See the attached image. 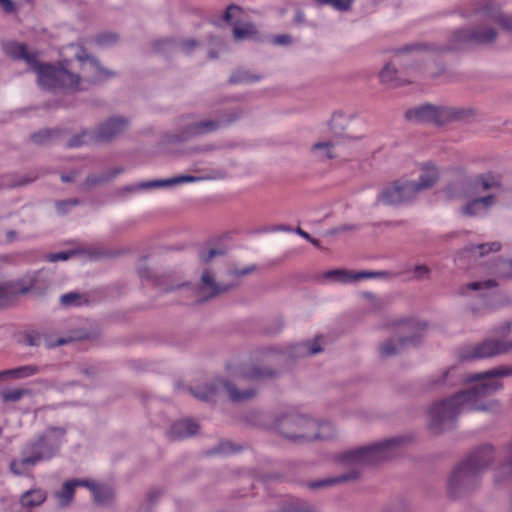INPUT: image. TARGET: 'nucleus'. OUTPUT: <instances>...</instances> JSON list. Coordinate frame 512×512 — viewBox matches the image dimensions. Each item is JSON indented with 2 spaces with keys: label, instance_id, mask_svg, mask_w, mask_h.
Returning a JSON list of instances; mask_svg holds the SVG:
<instances>
[{
  "label": "nucleus",
  "instance_id": "f257e3e1",
  "mask_svg": "<svg viewBox=\"0 0 512 512\" xmlns=\"http://www.w3.org/2000/svg\"><path fill=\"white\" fill-rule=\"evenodd\" d=\"M455 367L446 369L440 376L433 375L430 387H453L458 383H475L472 387L458 391L450 398L435 402L429 409V429L439 434L455 427L457 417L465 410H486L477 401L502 389L503 384L497 378L512 376V366H498L493 369L459 376Z\"/></svg>",
  "mask_w": 512,
  "mask_h": 512
},
{
  "label": "nucleus",
  "instance_id": "f03ea898",
  "mask_svg": "<svg viewBox=\"0 0 512 512\" xmlns=\"http://www.w3.org/2000/svg\"><path fill=\"white\" fill-rule=\"evenodd\" d=\"M75 59L81 63V69L85 71V64L89 62L93 69V75L83 78L79 73L69 69L70 60L63 59L54 63L37 61L32 69L37 76L38 86L48 92H76L79 91L80 83L85 80L91 84H97L113 78L117 73L105 68L93 55L86 52L84 48L75 55Z\"/></svg>",
  "mask_w": 512,
  "mask_h": 512
},
{
  "label": "nucleus",
  "instance_id": "7ed1b4c3",
  "mask_svg": "<svg viewBox=\"0 0 512 512\" xmlns=\"http://www.w3.org/2000/svg\"><path fill=\"white\" fill-rule=\"evenodd\" d=\"M67 434L66 427L48 426L43 433L26 441L20 451L21 458L13 459L9 464L10 471L17 476L26 474L27 466L34 467L40 462L50 461L57 457Z\"/></svg>",
  "mask_w": 512,
  "mask_h": 512
},
{
  "label": "nucleus",
  "instance_id": "20e7f679",
  "mask_svg": "<svg viewBox=\"0 0 512 512\" xmlns=\"http://www.w3.org/2000/svg\"><path fill=\"white\" fill-rule=\"evenodd\" d=\"M274 428L280 435L294 443L326 441L335 436V429L330 422H318L297 413H286L277 417Z\"/></svg>",
  "mask_w": 512,
  "mask_h": 512
},
{
  "label": "nucleus",
  "instance_id": "39448f33",
  "mask_svg": "<svg viewBox=\"0 0 512 512\" xmlns=\"http://www.w3.org/2000/svg\"><path fill=\"white\" fill-rule=\"evenodd\" d=\"M412 438L407 435L395 436L368 446L359 447L342 453L339 460L343 463L374 464L391 458L396 450Z\"/></svg>",
  "mask_w": 512,
  "mask_h": 512
},
{
  "label": "nucleus",
  "instance_id": "423d86ee",
  "mask_svg": "<svg viewBox=\"0 0 512 512\" xmlns=\"http://www.w3.org/2000/svg\"><path fill=\"white\" fill-rule=\"evenodd\" d=\"M392 326H404L411 333L400 336L397 339L390 338L380 345L379 351L382 357L398 355L406 346H417L423 338V332L427 323L420 322L413 318H399L391 323Z\"/></svg>",
  "mask_w": 512,
  "mask_h": 512
},
{
  "label": "nucleus",
  "instance_id": "0eeeda50",
  "mask_svg": "<svg viewBox=\"0 0 512 512\" xmlns=\"http://www.w3.org/2000/svg\"><path fill=\"white\" fill-rule=\"evenodd\" d=\"M222 389L228 393L230 400L235 403L248 401L254 398L257 393L253 388L239 390L232 382L223 378H215L203 386L191 387L189 390L198 400L211 402L214 401L218 392Z\"/></svg>",
  "mask_w": 512,
  "mask_h": 512
},
{
  "label": "nucleus",
  "instance_id": "6e6552de",
  "mask_svg": "<svg viewBox=\"0 0 512 512\" xmlns=\"http://www.w3.org/2000/svg\"><path fill=\"white\" fill-rule=\"evenodd\" d=\"M481 475L477 469H473L471 465L465 464L462 460L452 471L448 478V491L453 498L460 497L465 493L474 490L480 481Z\"/></svg>",
  "mask_w": 512,
  "mask_h": 512
},
{
  "label": "nucleus",
  "instance_id": "1a4fd4ad",
  "mask_svg": "<svg viewBox=\"0 0 512 512\" xmlns=\"http://www.w3.org/2000/svg\"><path fill=\"white\" fill-rule=\"evenodd\" d=\"M468 45H472L471 28H460L451 32L448 43L443 47H438L435 44L412 43L398 48L396 53L404 54L419 50L438 51L443 53L457 51Z\"/></svg>",
  "mask_w": 512,
  "mask_h": 512
},
{
  "label": "nucleus",
  "instance_id": "9d476101",
  "mask_svg": "<svg viewBox=\"0 0 512 512\" xmlns=\"http://www.w3.org/2000/svg\"><path fill=\"white\" fill-rule=\"evenodd\" d=\"M416 195L412 181L398 179L384 187L377 200L385 205L397 206L412 201Z\"/></svg>",
  "mask_w": 512,
  "mask_h": 512
},
{
  "label": "nucleus",
  "instance_id": "9b49d317",
  "mask_svg": "<svg viewBox=\"0 0 512 512\" xmlns=\"http://www.w3.org/2000/svg\"><path fill=\"white\" fill-rule=\"evenodd\" d=\"M512 350V341L487 339L475 346L465 348L460 358L463 361L490 358Z\"/></svg>",
  "mask_w": 512,
  "mask_h": 512
},
{
  "label": "nucleus",
  "instance_id": "f8f14e48",
  "mask_svg": "<svg viewBox=\"0 0 512 512\" xmlns=\"http://www.w3.org/2000/svg\"><path fill=\"white\" fill-rule=\"evenodd\" d=\"M348 124V118L343 113H334L329 122L333 138L324 142H317L313 145V150L326 149V157L333 159L335 156L330 149L336 145L344 143L346 140H359L360 137L351 136L345 132Z\"/></svg>",
  "mask_w": 512,
  "mask_h": 512
},
{
  "label": "nucleus",
  "instance_id": "ddd939ff",
  "mask_svg": "<svg viewBox=\"0 0 512 512\" xmlns=\"http://www.w3.org/2000/svg\"><path fill=\"white\" fill-rule=\"evenodd\" d=\"M221 124L225 123L216 121V119H204L193 122L184 126L180 131L168 135L167 141L168 143L187 142L192 138L216 132L221 129Z\"/></svg>",
  "mask_w": 512,
  "mask_h": 512
},
{
  "label": "nucleus",
  "instance_id": "4468645a",
  "mask_svg": "<svg viewBox=\"0 0 512 512\" xmlns=\"http://www.w3.org/2000/svg\"><path fill=\"white\" fill-rule=\"evenodd\" d=\"M128 126V118L123 116L110 117L105 122L100 123L98 127L93 131L94 142H111L114 138L124 132Z\"/></svg>",
  "mask_w": 512,
  "mask_h": 512
},
{
  "label": "nucleus",
  "instance_id": "2eb2a0df",
  "mask_svg": "<svg viewBox=\"0 0 512 512\" xmlns=\"http://www.w3.org/2000/svg\"><path fill=\"white\" fill-rule=\"evenodd\" d=\"M404 117L408 121L416 123H428L436 126L443 125V109L442 106L426 103L414 108L408 109Z\"/></svg>",
  "mask_w": 512,
  "mask_h": 512
},
{
  "label": "nucleus",
  "instance_id": "dca6fc26",
  "mask_svg": "<svg viewBox=\"0 0 512 512\" xmlns=\"http://www.w3.org/2000/svg\"><path fill=\"white\" fill-rule=\"evenodd\" d=\"M231 284H219L208 270H205L201 277V282L196 288V304L207 302L220 294L226 293L232 289Z\"/></svg>",
  "mask_w": 512,
  "mask_h": 512
},
{
  "label": "nucleus",
  "instance_id": "f3484780",
  "mask_svg": "<svg viewBox=\"0 0 512 512\" xmlns=\"http://www.w3.org/2000/svg\"><path fill=\"white\" fill-rule=\"evenodd\" d=\"M496 459L495 448L491 444H481L465 458V464L471 465L481 475Z\"/></svg>",
  "mask_w": 512,
  "mask_h": 512
},
{
  "label": "nucleus",
  "instance_id": "a211bd4d",
  "mask_svg": "<svg viewBox=\"0 0 512 512\" xmlns=\"http://www.w3.org/2000/svg\"><path fill=\"white\" fill-rule=\"evenodd\" d=\"M4 53L13 60L25 61L28 71H32L40 57L39 51L29 52L27 44L9 41L3 45Z\"/></svg>",
  "mask_w": 512,
  "mask_h": 512
},
{
  "label": "nucleus",
  "instance_id": "6ab92c4d",
  "mask_svg": "<svg viewBox=\"0 0 512 512\" xmlns=\"http://www.w3.org/2000/svg\"><path fill=\"white\" fill-rule=\"evenodd\" d=\"M503 9L493 0H478L471 5V14L498 23Z\"/></svg>",
  "mask_w": 512,
  "mask_h": 512
},
{
  "label": "nucleus",
  "instance_id": "aec40b11",
  "mask_svg": "<svg viewBox=\"0 0 512 512\" xmlns=\"http://www.w3.org/2000/svg\"><path fill=\"white\" fill-rule=\"evenodd\" d=\"M89 484L88 479L73 478L66 480L60 490L54 492V497L58 501L60 508L68 507L74 500L77 487H86Z\"/></svg>",
  "mask_w": 512,
  "mask_h": 512
},
{
  "label": "nucleus",
  "instance_id": "412c9836",
  "mask_svg": "<svg viewBox=\"0 0 512 512\" xmlns=\"http://www.w3.org/2000/svg\"><path fill=\"white\" fill-rule=\"evenodd\" d=\"M320 338V336H317L313 340H307L289 346L287 351L288 356L291 359H298L320 353L322 351V347L319 343Z\"/></svg>",
  "mask_w": 512,
  "mask_h": 512
},
{
  "label": "nucleus",
  "instance_id": "4be33fe9",
  "mask_svg": "<svg viewBox=\"0 0 512 512\" xmlns=\"http://www.w3.org/2000/svg\"><path fill=\"white\" fill-rule=\"evenodd\" d=\"M278 376V370L264 365H251L241 370V377L250 381L272 380Z\"/></svg>",
  "mask_w": 512,
  "mask_h": 512
},
{
  "label": "nucleus",
  "instance_id": "5701e85b",
  "mask_svg": "<svg viewBox=\"0 0 512 512\" xmlns=\"http://www.w3.org/2000/svg\"><path fill=\"white\" fill-rule=\"evenodd\" d=\"M199 430V425L192 419H182L174 422L168 432L171 440H181L195 435Z\"/></svg>",
  "mask_w": 512,
  "mask_h": 512
},
{
  "label": "nucleus",
  "instance_id": "b1692460",
  "mask_svg": "<svg viewBox=\"0 0 512 512\" xmlns=\"http://www.w3.org/2000/svg\"><path fill=\"white\" fill-rule=\"evenodd\" d=\"M422 170L423 173L419 176V179L412 181V186L416 194L433 187L439 180L438 170L431 163H425Z\"/></svg>",
  "mask_w": 512,
  "mask_h": 512
},
{
  "label": "nucleus",
  "instance_id": "393cba45",
  "mask_svg": "<svg viewBox=\"0 0 512 512\" xmlns=\"http://www.w3.org/2000/svg\"><path fill=\"white\" fill-rule=\"evenodd\" d=\"M39 176L40 173L36 169L31 170L24 175H19L16 173L6 174L2 177V186L8 189L27 186L35 182Z\"/></svg>",
  "mask_w": 512,
  "mask_h": 512
},
{
  "label": "nucleus",
  "instance_id": "a878e982",
  "mask_svg": "<svg viewBox=\"0 0 512 512\" xmlns=\"http://www.w3.org/2000/svg\"><path fill=\"white\" fill-rule=\"evenodd\" d=\"M45 340L46 346L48 348H54L56 346H62L67 344L70 340L66 338H59L55 342H51L46 335L41 334L37 330H29L25 331L22 334L21 343L30 346V347H38L41 345L42 341Z\"/></svg>",
  "mask_w": 512,
  "mask_h": 512
},
{
  "label": "nucleus",
  "instance_id": "bb28decb",
  "mask_svg": "<svg viewBox=\"0 0 512 512\" xmlns=\"http://www.w3.org/2000/svg\"><path fill=\"white\" fill-rule=\"evenodd\" d=\"M378 77L380 83L388 88H396L408 83V81L401 77L400 72L391 62L384 65L380 70Z\"/></svg>",
  "mask_w": 512,
  "mask_h": 512
},
{
  "label": "nucleus",
  "instance_id": "cd10ccee",
  "mask_svg": "<svg viewBox=\"0 0 512 512\" xmlns=\"http://www.w3.org/2000/svg\"><path fill=\"white\" fill-rule=\"evenodd\" d=\"M359 477V472L357 470H351L349 472L343 473L341 475L335 477H328L325 479H320L316 481H311L308 483V487L312 490L331 487L336 484L348 482L351 480H356Z\"/></svg>",
  "mask_w": 512,
  "mask_h": 512
},
{
  "label": "nucleus",
  "instance_id": "c85d7f7f",
  "mask_svg": "<svg viewBox=\"0 0 512 512\" xmlns=\"http://www.w3.org/2000/svg\"><path fill=\"white\" fill-rule=\"evenodd\" d=\"M495 202L494 195H487L468 201L461 209L465 216L473 217L478 215L482 210L489 209Z\"/></svg>",
  "mask_w": 512,
  "mask_h": 512
},
{
  "label": "nucleus",
  "instance_id": "c756f323",
  "mask_svg": "<svg viewBox=\"0 0 512 512\" xmlns=\"http://www.w3.org/2000/svg\"><path fill=\"white\" fill-rule=\"evenodd\" d=\"M443 109V125L454 121L468 120L476 115L473 108L442 106Z\"/></svg>",
  "mask_w": 512,
  "mask_h": 512
},
{
  "label": "nucleus",
  "instance_id": "7c9ffc66",
  "mask_svg": "<svg viewBox=\"0 0 512 512\" xmlns=\"http://www.w3.org/2000/svg\"><path fill=\"white\" fill-rule=\"evenodd\" d=\"M92 494L94 502L101 506H107L112 503L114 499V491L107 485L96 484L89 480L88 486H86Z\"/></svg>",
  "mask_w": 512,
  "mask_h": 512
},
{
  "label": "nucleus",
  "instance_id": "2f4dec72",
  "mask_svg": "<svg viewBox=\"0 0 512 512\" xmlns=\"http://www.w3.org/2000/svg\"><path fill=\"white\" fill-rule=\"evenodd\" d=\"M474 186L481 187L483 191L502 189V175L492 171L479 174L474 179Z\"/></svg>",
  "mask_w": 512,
  "mask_h": 512
},
{
  "label": "nucleus",
  "instance_id": "473e14b6",
  "mask_svg": "<svg viewBox=\"0 0 512 512\" xmlns=\"http://www.w3.org/2000/svg\"><path fill=\"white\" fill-rule=\"evenodd\" d=\"M498 37V32L493 27L471 28L472 45L484 46L493 43Z\"/></svg>",
  "mask_w": 512,
  "mask_h": 512
},
{
  "label": "nucleus",
  "instance_id": "72a5a7b5",
  "mask_svg": "<svg viewBox=\"0 0 512 512\" xmlns=\"http://www.w3.org/2000/svg\"><path fill=\"white\" fill-rule=\"evenodd\" d=\"M47 499V491L42 488H34L24 492L20 496V504L24 508L41 506Z\"/></svg>",
  "mask_w": 512,
  "mask_h": 512
},
{
  "label": "nucleus",
  "instance_id": "f704fd0d",
  "mask_svg": "<svg viewBox=\"0 0 512 512\" xmlns=\"http://www.w3.org/2000/svg\"><path fill=\"white\" fill-rule=\"evenodd\" d=\"M244 113V109L240 106L229 109H219L214 111V119L219 122H224L225 124H221V128H226L240 120Z\"/></svg>",
  "mask_w": 512,
  "mask_h": 512
},
{
  "label": "nucleus",
  "instance_id": "c9c22d12",
  "mask_svg": "<svg viewBox=\"0 0 512 512\" xmlns=\"http://www.w3.org/2000/svg\"><path fill=\"white\" fill-rule=\"evenodd\" d=\"M488 271L499 279H512V260L497 258L490 263Z\"/></svg>",
  "mask_w": 512,
  "mask_h": 512
},
{
  "label": "nucleus",
  "instance_id": "e433bc0d",
  "mask_svg": "<svg viewBox=\"0 0 512 512\" xmlns=\"http://www.w3.org/2000/svg\"><path fill=\"white\" fill-rule=\"evenodd\" d=\"M40 372L37 365H24L12 369L0 371V380L6 378L23 379L34 376Z\"/></svg>",
  "mask_w": 512,
  "mask_h": 512
},
{
  "label": "nucleus",
  "instance_id": "4c0bfd02",
  "mask_svg": "<svg viewBox=\"0 0 512 512\" xmlns=\"http://www.w3.org/2000/svg\"><path fill=\"white\" fill-rule=\"evenodd\" d=\"M123 171V168L116 167L99 175H89L86 177L83 186L84 188L89 189L91 187L106 183L115 178L117 175L121 174Z\"/></svg>",
  "mask_w": 512,
  "mask_h": 512
},
{
  "label": "nucleus",
  "instance_id": "58836bf2",
  "mask_svg": "<svg viewBox=\"0 0 512 512\" xmlns=\"http://www.w3.org/2000/svg\"><path fill=\"white\" fill-rule=\"evenodd\" d=\"M504 480H512V440L507 445L505 459L500 464L495 477L497 483Z\"/></svg>",
  "mask_w": 512,
  "mask_h": 512
},
{
  "label": "nucleus",
  "instance_id": "ea45409f",
  "mask_svg": "<svg viewBox=\"0 0 512 512\" xmlns=\"http://www.w3.org/2000/svg\"><path fill=\"white\" fill-rule=\"evenodd\" d=\"M61 133L62 130L59 128H44L31 134L30 138L33 143L42 146L49 144L54 138L59 137Z\"/></svg>",
  "mask_w": 512,
  "mask_h": 512
},
{
  "label": "nucleus",
  "instance_id": "a19ab883",
  "mask_svg": "<svg viewBox=\"0 0 512 512\" xmlns=\"http://www.w3.org/2000/svg\"><path fill=\"white\" fill-rule=\"evenodd\" d=\"M233 35L236 40H261V36L259 35L257 28L253 23H245L243 26H235L233 28Z\"/></svg>",
  "mask_w": 512,
  "mask_h": 512
},
{
  "label": "nucleus",
  "instance_id": "79ce46f5",
  "mask_svg": "<svg viewBox=\"0 0 512 512\" xmlns=\"http://www.w3.org/2000/svg\"><path fill=\"white\" fill-rule=\"evenodd\" d=\"M260 79V75L252 74L249 70L237 69L230 75L228 83L232 85L240 83H254Z\"/></svg>",
  "mask_w": 512,
  "mask_h": 512
},
{
  "label": "nucleus",
  "instance_id": "37998d69",
  "mask_svg": "<svg viewBox=\"0 0 512 512\" xmlns=\"http://www.w3.org/2000/svg\"><path fill=\"white\" fill-rule=\"evenodd\" d=\"M323 277L327 280L338 282L342 284L352 283V270L347 269H333L326 271L323 274Z\"/></svg>",
  "mask_w": 512,
  "mask_h": 512
},
{
  "label": "nucleus",
  "instance_id": "c03bdc74",
  "mask_svg": "<svg viewBox=\"0 0 512 512\" xmlns=\"http://www.w3.org/2000/svg\"><path fill=\"white\" fill-rule=\"evenodd\" d=\"M95 143L93 139V131H90L88 129H83L80 133L72 136L68 143L67 147L69 148H76L81 147L83 145H88Z\"/></svg>",
  "mask_w": 512,
  "mask_h": 512
},
{
  "label": "nucleus",
  "instance_id": "a18cd8bd",
  "mask_svg": "<svg viewBox=\"0 0 512 512\" xmlns=\"http://www.w3.org/2000/svg\"><path fill=\"white\" fill-rule=\"evenodd\" d=\"M16 295L17 292L10 282L0 283V309L10 306Z\"/></svg>",
  "mask_w": 512,
  "mask_h": 512
},
{
  "label": "nucleus",
  "instance_id": "49530a36",
  "mask_svg": "<svg viewBox=\"0 0 512 512\" xmlns=\"http://www.w3.org/2000/svg\"><path fill=\"white\" fill-rule=\"evenodd\" d=\"M241 451V447L230 441H221L218 445L207 452L208 455H230Z\"/></svg>",
  "mask_w": 512,
  "mask_h": 512
},
{
  "label": "nucleus",
  "instance_id": "de8ad7c7",
  "mask_svg": "<svg viewBox=\"0 0 512 512\" xmlns=\"http://www.w3.org/2000/svg\"><path fill=\"white\" fill-rule=\"evenodd\" d=\"M501 243L500 242H490V243H483L478 245H470L466 247V251L468 252H479L480 256H485L489 254L490 252H498L501 250Z\"/></svg>",
  "mask_w": 512,
  "mask_h": 512
},
{
  "label": "nucleus",
  "instance_id": "09e8293b",
  "mask_svg": "<svg viewBox=\"0 0 512 512\" xmlns=\"http://www.w3.org/2000/svg\"><path fill=\"white\" fill-rule=\"evenodd\" d=\"M318 6H331L340 12H347L351 9L354 0H313Z\"/></svg>",
  "mask_w": 512,
  "mask_h": 512
},
{
  "label": "nucleus",
  "instance_id": "8fccbe9b",
  "mask_svg": "<svg viewBox=\"0 0 512 512\" xmlns=\"http://www.w3.org/2000/svg\"><path fill=\"white\" fill-rule=\"evenodd\" d=\"M177 46V40L174 37H165L151 42V47L155 52H165L168 48Z\"/></svg>",
  "mask_w": 512,
  "mask_h": 512
},
{
  "label": "nucleus",
  "instance_id": "3c124183",
  "mask_svg": "<svg viewBox=\"0 0 512 512\" xmlns=\"http://www.w3.org/2000/svg\"><path fill=\"white\" fill-rule=\"evenodd\" d=\"M27 394H29L28 389H12L0 392V396L3 402H17Z\"/></svg>",
  "mask_w": 512,
  "mask_h": 512
},
{
  "label": "nucleus",
  "instance_id": "603ef678",
  "mask_svg": "<svg viewBox=\"0 0 512 512\" xmlns=\"http://www.w3.org/2000/svg\"><path fill=\"white\" fill-rule=\"evenodd\" d=\"M389 274L388 271H352L353 282L363 279L385 278Z\"/></svg>",
  "mask_w": 512,
  "mask_h": 512
},
{
  "label": "nucleus",
  "instance_id": "864d4df0",
  "mask_svg": "<svg viewBox=\"0 0 512 512\" xmlns=\"http://www.w3.org/2000/svg\"><path fill=\"white\" fill-rule=\"evenodd\" d=\"M79 204L80 200L78 198L58 200L55 202V208L59 215H66L73 207Z\"/></svg>",
  "mask_w": 512,
  "mask_h": 512
},
{
  "label": "nucleus",
  "instance_id": "5fc2aeb1",
  "mask_svg": "<svg viewBox=\"0 0 512 512\" xmlns=\"http://www.w3.org/2000/svg\"><path fill=\"white\" fill-rule=\"evenodd\" d=\"M146 259H147V256H143L140 259V263L137 267V273H138L139 277L143 280L154 281L156 279V276H155L154 272L152 271V269L149 268L145 264Z\"/></svg>",
  "mask_w": 512,
  "mask_h": 512
},
{
  "label": "nucleus",
  "instance_id": "6e6d98bb",
  "mask_svg": "<svg viewBox=\"0 0 512 512\" xmlns=\"http://www.w3.org/2000/svg\"><path fill=\"white\" fill-rule=\"evenodd\" d=\"M118 41V35L116 33L112 32H104L100 33L95 37V43L98 46H109L117 43Z\"/></svg>",
  "mask_w": 512,
  "mask_h": 512
},
{
  "label": "nucleus",
  "instance_id": "4d7b16f0",
  "mask_svg": "<svg viewBox=\"0 0 512 512\" xmlns=\"http://www.w3.org/2000/svg\"><path fill=\"white\" fill-rule=\"evenodd\" d=\"M498 286V282L495 279H488L484 281H475L467 284L469 290L478 291L482 289H491Z\"/></svg>",
  "mask_w": 512,
  "mask_h": 512
},
{
  "label": "nucleus",
  "instance_id": "13d9d810",
  "mask_svg": "<svg viewBox=\"0 0 512 512\" xmlns=\"http://www.w3.org/2000/svg\"><path fill=\"white\" fill-rule=\"evenodd\" d=\"M81 295L77 292H70L60 297V303L63 306H79L81 304Z\"/></svg>",
  "mask_w": 512,
  "mask_h": 512
},
{
  "label": "nucleus",
  "instance_id": "bf43d9fd",
  "mask_svg": "<svg viewBox=\"0 0 512 512\" xmlns=\"http://www.w3.org/2000/svg\"><path fill=\"white\" fill-rule=\"evenodd\" d=\"M200 177L192 175H179L176 177L168 178L169 186H174L182 183H191L200 180Z\"/></svg>",
  "mask_w": 512,
  "mask_h": 512
},
{
  "label": "nucleus",
  "instance_id": "052dcab7",
  "mask_svg": "<svg viewBox=\"0 0 512 512\" xmlns=\"http://www.w3.org/2000/svg\"><path fill=\"white\" fill-rule=\"evenodd\" d=\"M77 252L75 250H69V251H61L57 253H51L48 256V260L51 262H57V261H66L70 259L73 255H75Z\"/></svg>",
  "mask_w": 512,
  "mask_h": 512
},
{
  "label": "nucleus",
  "instance_id": "680f3d73",
  "mask_svg": "<svg viewBox=\"0 0 512 512\" xmlns=\"http://www.w3.org/2000/svg\"><path fill=\"white\" fill-rule=\"evenodd\" d=\"M169 182L168 179L164 180H151V181H144L138 183V187L142 190L144 189H150V188H158V187H168Z\"/></svg>",
  "mask_w": 512,
  "mask_h": 512
},
{
  "label": "nucleus",
  "instance_id": "e2e57ef3",
  "mask_svg": "<svg viewBox=\"0 0 512 512\" xmlns=\"http://www.w3.org/2000/svg\"><path fill=\"white\" fill-rule=\"evenodd\" d=\"M224 251L220 249H209L208 251H201L199 253V258L204 263H209L214 257L223 255Z\"/></svg>",
  "mask_w": 512,
  "mask_h": 512
},
{
  "label": "nucleus",
  "instance_id": "0e129e2a",
  "mask_svg": "<svg viewBox=\"0 0 512 512\" xmlns=\"http://www.w3.org/2000/svg\"><path fill=\"white\" fill-rule=\"evenodd\" d=\"M414 277L417 280L428 279L431 273V270L426 265H416L413 269Z\"/></svg>",
  "mask_w": 512,
  "mask_h": 512
},
{
  "label": "nucleus",
  "instance_id": "69168bd1",
  "mask_svg": "<svg viewBox=\"0 0 512 512\" xmlns=\"http://www.w3.org/2000/svg\"><path fill=\"white\" fill-rule=\"evenodd\" d=\"M177 45H179L186 54H190L195 48L199 46V43L195 39L189 38L177 42Z\"/></svg>",
  "mask_w": 512,
  "mask_h": 512
},
{
  "label": "nucleus",
  "instance_id": "338daca9",
  "mask_svg": "<svg viewBox=\"0 0 512 512\" xmlns=\"http://www.w3.org/2000/svg\"><path fill=\"white\" fill-rule=\"evenodd\" d=\"M497 25L505 31L512 32V14H506L503 11Z\"/></svg>",
  "mask_w": 512,
  "mask_h": 512
},
{
  "label": "nucleus",
  "instance_id": "774afa93",
  "mask_svg": "<svg viewBox=\"0 0 512 512\" xmlns=\"http://www.w3.org/2000/svg\"><path fill=\"white\" fill-rule=\"evenodd\" d=\"M163 491L158 488H152L149 490L147 494V504L149 507H152L162 496Z\"/></svg>",
  "mask_w": 512,
  "mask_h": 512
}]
</instances>
